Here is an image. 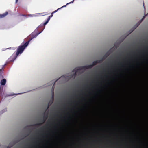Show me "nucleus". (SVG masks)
<instances>
[{
    "instance_id": "nucleus-8",
    "label": "nucleus",
    "mask_w": 148,
    "mask_h": 148,
    "mask_svg": "<svg viewBox=\"0 0 148 148\" xmlns=\"http://www.w3.org/2000/svg\"><path fill=\"white\" fill-rule=\"evenodd\" d=\"M3 68L0 69V79H2L3 78V77L2 75L3 73Z\"/></svg>"
},
{
    "instance_id": "nucleus-3",
    "label": "nucleus",
    "mask_w": 148,
    "mask_h": 148,
    "mask_svg": "<svg viewBox=\"0 0 148 148\" xmlns=\"http://www.w3.org/2000/svg\"><path fill=\"white\" fill-rule=\"evenodd\" d=\"M145 16H144L143 18L136 24L129 31L126 33H124V35L122 37H127V36L130 34L140 24L143 20Z\"/></svg>"
},
{
    "instance_id": "nucleus-6",
    "label": "nucleus",
    "mask_w": 148,
    "mask_h": 148,
    "mask_svg": "<svg viewBox=\"0 0 148 148\" xmlns=\"http://www.w3.org/2000/svg\"><path fill=\"white\" fill-rule=\"evenodd\" d=\"M8 14V13L7 12H6L5 13H4L2 14H0V18H3L5 17Z\"/></svg>"
},
{
    "instance_id": "nucleus-2",
    "label": "nucleus",
    "mask_w": 148,
    "mask_h": 148,
    "mask_svg": "<svg viewBox=\"0 0 148 148\" xmlns=\"http://www.w3.org/2000/svg\"><path fill=\"white\" fill-rule=\"evenodd\" d=\"M93 66V65H92V64L90 65L76 67L72 71L73 72H75L74 73L72 77H74V78H75L76 75L77 73L79 72L80 71L85 69H90L92 68Z\"/></svg>"
},
{
    "instance_id": "nucleus-23",
    "label": "nucleus",
    "mask_w": 148,
    "mask_h": 148,
    "mask_svg": "<svg viewBox=\"0 0 148 148\" xmlns=\"http://www.w3.org/2000/svg\"><path fill=\"white\" fill-rule=\"evenodd\" d=\"M26 15H22V16H26Z\"/></svg>"
},
{
    "instance_id": "nucleus-5",
    "label": "nucleus",
    "mask_w": 148,
    "mask_h": 148,
    "mask_svg": "<svg viewBox=\"0 0 148 148\" xmlns=\"http://www.w3.org/2000/svg\"><path fill=\"white\" fill-rule=\"evenodd\" d=\"M40 13H36L34 14H29L28 15L29 17H36L40 16Z\"/></svg>"
},
{
    "instance_id": "nucleus-19",
    "label": "nucleus",
    "mask_w": 148,
    "mask_h": 148,
    "mask_svg": "<svg viewBox=\"0 0 148 148\" xmlns=\"http://www.w3.org/2000/svg\"><path fill=\"white\" fill-rule=\"evenodd\" d=\"M104 56L101 59H103V60L106 58Z\"/></svg>"
},
{
    "instance_id": "nucleus-10",
    "label": "nucleus",
    "mask_w": 148,
    "mask_h": 148,
    "mask_svg": "<svg viewBox=\"0 0 148 148\" xmlns=\"http://www.w3.org/2000/svg\"><path fill=\"white\" fill-rule=\"evenodd\" d=\"M53 96H54V92H53V97H52L53 100L52 101H49V104L50 103H51L50 104H51L53 103Z\"/></svg>"
},
{
    "instance_id": "nucleus-4",
    "label": "nucleus",
    "mask_w": 148,
    "mask_h": 148,
    "mask_svg": "<svg viewBox=\"0 0 148 148\" xmlns=\"http://www.w3.org/2000/svg\"><path fill=\"white\" fill-rule=\"evenodd\" d=\"M37 29H36L30 35V37H36L42 31L37 32Z\"/></svg>"
},
{
    "instance_id": "nucleus-13",
    "label": "nucleus",
    "mask_w": 148,
    "mask_h": 148,
    "mask_svg": "<svg viewBox=\"0 0 148 148\" xmlns=\"http://www.w3.org/2000/svg\"><path fill=\"white\" fill-rule=\"evenodd\" d=\"M103 61V59H101V60H97V63H101Z\"/></svg>"
},
{
    "instance_id": "nucleus-20",
    "label": "nucleus",
    "mask_w": 148,
    "mask_h": 148,
    "mask_svg": "<svg viewBox=\"0 0 148 148\" xmlns=\"http://www.w3.org/2000/svg\"><path fill=\"white\" fill-rule=\"evenodd\" d=\"M45 128V127H42V128H41L40 129V130H43V129Z\"/></svg>"
},
{
    "instance_id": "nucleus-14",
    "label": "nucleus",
    "mask_w": 148,
    "mask_h": 148,
    "mask_svg": "<svg viewBox=\"0 0 148 148\" xmlns=\"http://www.w3.org/2000/svg\"><path fill=\"white\" fill-rule=\"evenodd\" d=\"M97 61H94L93 62L92 64L93 65V66L96 65L97 64Z\"/></svg>"
},
{
    "instance_id": "nucleus-18",
    "label": "nucleus",
    "mask_w": 148,
    "mask_h": 148,
    "mask_svg": "<svg viewBox=\"0 0 148 148\" xmlns=\"http://www.w3.org/2000/svg\"><path fill=\"white\" fill-rule=\"evenodd\" d=\"M58 11V10H56L55 11H53L52 13H51V14H54L55 13H56V12H57Z\"/></svg>"
},
{
    "instance_id": "nucleus-25",
    "label": "nucleus",
    "mask_w": 148,
    "mask_h": 148,
    "mask_svg": "<svg viewBox=\"0 0 148 148\" xmlns=\"http://www.w3.org/2000/svg\"><path fill=\"white\" fill-rule=\"evenodd\" d=\"M75 0H73V2H74V1Z\"/></svg>"
},
{
    "instance_id": "nucleus-9",
    "label": "nucleus",
    "mask_w": 148,
    "mask_h": 148,
    "mask_svg": "<svg viewBox=\"0 0 148 148\" xmlns=\"http://www.w3.org/2000/svg\"><path fill=\"white\" fill-rule=\"evenodd\" d=\"M110 54V52L109 51L107 52L105 55H104V56L105 57V58H106Z\"/></svg>"
},
{
    "instance_id": "nucleus-15",
    "label": "nucleus",
    "mask_w": 148,
    "mask_h": 148,
    "mask_svg": "<svg viewBox=\"0 0 148 148\" xmlns=\"http://www.w3.org/2000/svg\"><path fill=\"white\" fill-rule=\"evenodd\" d=\"M53 16V14H51V15L49 16L48 18L47 19V20H49V21L50 19V18H51Z\"/></svg>"
},
{
    "instance_id": "nucleus-12",
    "label": "nucleus",
    "mask_w": 148,
    "mask_h": 148,
    "mask_svg": "<svg viewBox=\"0 0 148 148\" xmlns=\"http://www.w3.org/2000/svg\"><path fill=\"white\" fill-rule=\"evenodd\" d=\"M44 119H43V120H42V123H44L46 121V119H47V116H46V117H45V116H44Z\"/></svg>"
},
{
    "instance_id": "nucleus-16",
    "label": "nucleus",
    "mask_w": 148,
    "mask_h": 148,
    "mask_svg": "<svg viewBox=\"0 0 148 148\" xmlns=\"http://www.w3.org/2000/svg\"><path fill=\"white\" fill-rule=\"evenodd\" d=\"M49 21L48 20H47V21H46L45 22L44 24H43V25H46L48 22Z\"/></svg>"
},
{
    "instance_id": "nucleus-1",
    "label": "nucleus",
    "mask_w": 148,
    "mask_h": 148,
    "mask_svg": "<svg viewBox=\"0 0 148 148\" xmlns=\"http://www.w3.org/2000/svg\"><path fill=\"white\" fill-rule=\"evenodd\" d=\"M33 38H32L30 39L27 41L23 45H22L19 47L16 54H15L14 53L10 57V59H12V60H11V61H14L16 58V57L19 54H21L22 53L28 45L30 41Z\"/></svg>"
},
{
    "instance_id": "nucleus-22",
    "label": "nucleus",
    "mask_w": 148,
    "mask_h": 148,
    "mask_svg": "<svg viewBox=\"0 0 148 148\" xmlns=\"http://www.w3.org/2000/svg\"><path fill=\"white\" fill-rule=\"evenodd\" d=\"M18 1V0H16L15 3H17Z\"/></svg>"
},
{
    "instance_id": "nucleus-11",
    "label": "nucleus",
    "mask_w": 148,
    "mask_h": 148,
    "mask_svg": "<svg viewBox=\"0 0 148 148\" xmlns=\"http://www.w3.org/2000/svg\"><path fill=\"white\" fill-rule=\"evenodd\" d=\"M73 1H72L69 2V3H67L66 4V5H64L63 6H62V7H61V8H64V7H66V6L68 5H69V4L71 3H73Z\"/></svg>"
},
{
    "instance_id": "nucleus-17",
    "label": "nucleus",
    "mask_w": 148,
    "mask_h": 148,
    "mask_svg": "<svg viewBox=\"0 0 148 148\" xmlns=\"http://www.w3.org/2000/svg\"><path fill=\"white\" fill-rule=\"evenodd\" d=\"M41 123H38L35 124V125L36 126H40L41 125Z\"/></svg>"
},
{
    "instance_id": "nucleus-24",
    "label": "nucleus",
    "mask_w": 148,
    "mask_h": 148,
    "mask_svg": "<svg viewBox=\"0 0 148 148\" xmlns=\"http://www.w3.org/2000/svg\"><path fill=\"white\" fill-rule=\"evenodd\" d=\"M26 40V39H25L24 41H25Z\"/></svg>"
},
{
    "instance_id": "nucleus-21",
    "label": "nucleus",
    "mask_w": 148,
    "mask_h": 148,
    "mask_svg": "<svg viewBox=\"0 0 148 148\" xmlns=\"http://www.w3.org/2000/svg\"><path fill=\"white\" fill-rule=\"evenodd\" d=\"M62 8H61V7L60 8H58L57 9V10L58 11V10H60V9H62Z\"/></svg>"
},
{
    "instance_id": "nucleus-7",
    "label": "nucleus",
    "mask_w": 148,
    "mask_h": 148,
    "mask_svg": "<svg viewBox=\"0 0 148 148\" xmlns=\"http://www.w3.org/2000/svg\"><path fill=\"white\" fill-rule=\"evenodd\" d=\"M6 80L5 79H4L1 81L0 83L1 85H4L6 84Z\"/></svg>"
}]
</instances>
